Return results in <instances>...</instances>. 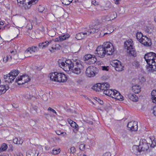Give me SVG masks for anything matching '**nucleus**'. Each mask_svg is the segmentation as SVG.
Listing matches in <instances>:
<instances>
[{
  "mask_svg": "<svg viewBox=\"0 0 156 156\" xmlns=\"http://www.w3.org/2000/svg\"><path fill=\"white\" fill-rule=\"evenodd\" d=\"M31 152L29 151L27 153V156H34L33 155L31 154Z\"/></svg>",
  "mask_w": 156,
  "mask_h": 156,
  "instance_id": "69168bd1",
  "label": "nucleus"
},
{
  "mask_svg": "<svg viewBox=\"0 0 156 156\" xmlns=\"http://www.w3.org/2000/svg\"><path fill=\"white\" fill-rule=\"evenodd\" d=\"M114 1L115 3L116 4H119V0H114Z\"/></svg>",
  "mask_w": 156,
  "mask_h": 156,
  "instance_id": "774afa93",
  "label": "nucleus"
},
{
  "mask_svg": "<svg viewBox=\"0 0 156 156\" xmlns=\"http://www.w3.org/2000/svg\"><path fill=\"white\" fill-rule=\"evenodd\" d=\"M150 144L147 142L144 139H141L140 141L139 146L142 151H147L149 148Z\"/></svg>",
  "mask_w": 156,
  "mask_h": 156,
  "instance_id": "0eeeda50",
  "label": "nucleus"
},
{
  "mask_svg": "<svg viewBox=\"0 0 156 156\" xmlns=\"http://www.w3.org/2000/svg\"><path fill=\"white\" fill-rule=\"evenodd\" d=\"M152 0H146L145 1L144 4L148 6H149L152 4V3L151 2Z\"/></svg>",
  "mask_w": 156,
  "mask_h": 156,
  "instance_id": "c9c22d12",
  "label": "nucleus"
},
{
  "mask_svg": "<svg viewBox=\"0 0 156 156\" xmlns=\"http://www.w3.org/2000/svg\"><path fill=\"white\" fill-rule=\"evenodd\" d=\"M133 125L135 126V129H132L133 130H137L138 129L137 124V122L135 121H131L129 122H128L127 125V127L129 128H131L132 127Z\"/></svg>",
  "mask_w": 156,
  "mask_h": 156,
  "instance_id": "6ab92c4d",
  "label": "nucleus"
},
{
  "mask_svg": "<svg viewBox=\"0 0 156 156\" xmlns=\"http://www.w3.org/2000/svg\"><path fill=\"white\" fill-rule=\"evenodd\" d=\"M10 74L9 73L8 74L5 75L4 76V78L5 80V82H7L8 83H11V80H10Z\"/></svg>",
  "mask_w": 156,
  "mask_h": 156,
  "instance_id": "bb28decb",
  "label": "nucleus"
},
{
  "mask_svg": "<svg viewBox=\"0 0 156 156\" xmlns=\"http://www.w3.org/2000/svg\"><path fill=\"white\" fill-rule=\"evenodd\" d=\"M62 3L63 4L66 5H68L70 3L69 2L66 0H63V2H62Z\"/></svg>",
  "mask_w": 156,
  "mask_h": 156,
  "instance_id": "de8ad7c7",
  "label": "nucleus"
},
{
  "mask_svg": "<svg viewBox=\"0 0 156 156\" xmlns=\"http://www.w3.org/2000/svg\"><path fill=\"white\" fill-rule=\"evenodd\" d=\"M70 125L73 128L74 127L75 129H77L78 127V125L74 121H73V122H72V123L70 124Z\"/></svg>",
  "mask_w": 156,
  "mask_h": 156,
  "instance_id": "4c0bfd02",
  "label": "nucleus"
},
{
  "mask_svg": "<svg viewBox=\"0 0 156 156\" xmlns=\"http://www.w3.org/2000/svg\"><path fill=\"white\" fill-rule=\"evenodd\" d=\"M32 25L30 23V22L27 23L26 26V28L27 29L31 30L32 28Z\"/></svg>",
  "mask_w": 156,
  "mask_h": 156,
  "instance_id": "ea45409f",
  "label": "nucleus"
},
{
  "mask_svg": "<svg viewBox=\"0 0 156 156\" xmlns=\"http://www.w3.org/2000/svg\"><path fill=\"white\" fill-rule=\"evenodd\" d=\"M12 59V57L10 55H8L6 57H5L3 58V62H7L8 60H11Z\"/></svg>",
  "mask_w": 156,
  "mask_h": 156,
  "instance_id": "c756f323",
  "label": "nucleus"
},
{
  "mask_svg": "<svg viewBox=\"0 0 156 156\" xmlns=\"http://www.w3.org/2000/svg\"><path fill=\"white\" fill-rule=\"evenodd\" d=\"M155 58H156V54L153 52H150L145 54L144 58L146 61L148 66H147V69H149L154 61Z\"/></svg>",
  "mask_w": 156,
  "mask_h": 156,
  "instance_id": "20e7f679",
  "label": "nucleus"
},
{
  "mask_svg": "<svg viewBox=\"0 0 156 156\" xmlns=\"http://www.w3.org/2000/svg\"><path fill=\"white\" fill-rule=\"evenodd\" d=\"M108 66H103L102 69L104 70L108 71Z\"/></svg>",
  "mask_w": 156,
  "mask_h": 156,
  "instance_id": "680f3d73",
  "label": "nucleus"
},
{
  "mask_svg": "<svg viewBox=\"0 0 156 156\" xmlns=\"http://www.w3.org/2000/svg\"><path fill=\"white\" fill-rule=\"evenodd\" d=\"M111 28V27H108L107 30H109V31L108 33H105L104 34V35H105L107 34H110L113 31L114 29H110V30H110V29Z\"/></svg>",
  "mask_w": 156,
  "mask_h": 156,
  "instance_id": "8fccbe9b",
  "label": "nucleus"
},
{
  "mask_svg": "<svg viewBox=\"0 0 156 156\" xmlns=\"http://www.w3.org/2000/svg\"><path fill=\"white\" fill-rule=\"evenodd\" d=\"M133 41L132 40L130 39L124 42V46L125 49H126L128 51L133 47Z\"/></svg>",
  "mask_w": 156,
  "mask_h": 156,
  "instance_id": "ddd939ff",
  "label": "nucleus"
},
{
  "mask_svg": "<svg viewBox=\"0 0 156 156\" xmlns=\"http://www.w3.org/2000/svg\"><path fill=\"white\" fill-rule=\"evenodd\" d=\"M152 113L154 115L156 116V106L153 108Z\"/></svg>",
  "mask_w": 156,
  "mask_h": 156,
  "instance_id": "5fc2aeb1",
  "label": "nucleus"
},
{
  "mask_svg": "<svg viewBox=\"0 0 156 156\" xmlns=\"http://www.w3.org/2000/svg\"><path fill=\"white\" fill-rule=\"evenodd\" d=\"M48 111H50L51 112L53 113H55L56 115H58L57 112H56V111L54 110V109L52 108L51 107H49L48 109Z\"/></svg>",
  "mask_w": 156,
  "mask_h": 156,
  "instance_id": "c03bdc74",
  "label": "nucleus"
},
{
  "mask_svg": "<svg viewBox=\"0 0 156 156\" xmlns=\"http://www.w3.org/2000/svg\"><path fill=\"white\" fill-rule=\"evenodd\" d=\"M17 2L20 4H26V0H17Z\"/></svg>",
  "mask_w": 156,
  "mask_h": 156,
  "instance_id": "09e8293b",
  "label": "nucleus"
},
{
  "mask_svg": "<svg viewBox=\"0 0 156 156\" xmlns=\"http://www.w3.org/2000/svg\"><path fill=\"white\" fill-rule=\"evenodd\" d=\"M91 4L95 6H97L98 5V2L95 0H92Z\"/></svg>",
  "mask_w": 156,
  "mask_h": 156,
  "instance_id": "a18cd8bd",
  "label": "nucleus"
},
{
  "mask_svg": "<svg viewBox=\"0 0 156 156\" xmlns=\"http://www.w3.org/2000/svg\"><path fill=\"white\" fill-rule=\"evenodd\" d=\"M129 54L135 57L136 56V51L133 47L131 48L129 50Z\"/></svg>",
  "mask_w": 156,
  "mask_h": 156,
  "instance_id": "a878e982",
  "label": "nucleus"
},
{
  "mask_svg": "<svg viewBox=\"0 0 156 156\" xmlns=\"http://www.w3.org/2000/svg\"><path fill=\"white\" fill-rule=\"evenodd\" d=\"M67 121L69 122V124H71L72 123V122H73V121L71 119H67Z\"/></svg>",
  "mask_w": 156,
  "mask_h": 156,
  "instance_id": "0e129e2a",
  "label": "nucleus"
},
{
  "mask_svg": "<svg viewBox=\"0 0 156 156\" xmlns=\"http://www.w3.org/2000/svg\"><path fill=\"white\" fill-rule=\"evenodd\" d=\"M139 146L134 145L132 147V153L137 155H140L141 152L142 151L140 150Z\"/></svg>",
  "mask_w": 156,
  "mask_h": 156,
  "instance_id": "2eb2a0df",
  "label": "nucleus"
},
{
  "mask_svg": "<svg viewBox=\"0 0 156 156\" xmlns=\"http://www.w3.org/2000/svg\"><path fill=\"white\" fill-rule=\"evenodd\" d=\"M154 61L153 62V63L151 65V66L148 70L151 72H153L156 70V58H155L154 59Z\"/></svg>",
  "mask_w": 156,
  "mask_h": 156,
  "instance_id": "aec40b11",
  "label": "nucleus"
},
{
  "mask_svg": "<svg viewBox=\"0 0 156 156\" xmlns=\"http://www.w3.org/2000/svg\"><path fill=\"white\" fill-rule=\"evenodd\" d=\"M19 73V71L15 70H13L9 73V74H10L9 79L11 80V83L14 80Z\"/></svg>",
  "mask_w": 156,
  "mask_h": 156,
  "instance_id": "4468645a",
  "label": "nucleus"
},
{
  "mask_svg": "<svg viewBox=\"0 0 156 156\" xmlns=\"http://www.w3.org/2000/svg\"><path fill=\"white\" fill-rule=\"evenodd\" d=\"M96 68V67L93 66L88 67L86 70V75L88 77L94 76L95 75V73L94 72V69Z\"/></svg>",
  "mask_w": 156,
  "mask_h": 156,
  "instance_id": "f8f14e48",
  "label": "nucleus"
},
{
  "mask_svg": "<svg viewBox=\"0 0 156 156\" xmlns=\"http://www.w3.org/2000/svg\"><path fill=\"white\" fill-rule=\"evenodd\" d=\"M53 40L55 42H58V41H61V38L60 37H59L56 38L54 39Z\"/></svg>",
  "mask_w": 156,
  "mask_h": 156,
  "instance_id": "4d7b16f0",
  "label": "nucleus"
},
{
  "mask_svg": "<svg viewBox=\"0 0 156 156\" xmlns=\"http://www.w3.org/2000/svg\"><path fill=\"white\" fill-rule=\"evenodd\" d=\"M98 29H95V28H92L90 29L89 31H87V33H89V34L93 33L94 34L95 33H97L98 32Z\"/></svg>",
  "mask_w": 156,
  "mask_h": 156,
  "instance_id": "7c9ffc66",
  "label": "nucleus"
},
{
  "mask_svg": "<svg viewBox=\"0 0 156 156\" xmlns=\"http://www.w3.org/2000/svg\"><path fill=\"white\" fill-rule=\"evenodd\" d=\"M152 99L153 103H156V97H155L154 98V97H152Z\"/></svg>",
  "mask_w": 156,
  "mask_h": 156,
  "instance_id": "e2e57ef3",
  "label": "nucleus"
},
{
  "mask_svg": "<svg viewBox=\"0 0 156 156\" xmlns=\"http://www.w3.org/2000/svg\"><path fill=\"white\" fill-rule=\"evenodd\" d=\"M59 66L66 71L71 70L72 72L76 74H80L83 68L82 62L80 60L76 59L73 62L70 60H66L65 62L62 60L58 62Z\"/></svg>",
  "mask_w": 156,
  "mask_h": 156,
  "instance_id": "f257e3e1",
  "label": "nucleus"
},
{
  "mask_svg": "<svg viewBox=\"0 0 156 156\" xmlns=\"http://www.w3.org/2000/svg\"><path fill=\"white\" fill-rule=\"evenodd\" d=\"M30 79L28 76H20L16 80V82L19 85L23 84L29 81Z\"/></svg>",
  "mask_w": 156,
  "mask_h": 156,
  "instance_id": "6e6552de",
  "label": "nucleus"
},
{
  "mask_svg": "<svg viewBox=\"0 0 156 156\" xmlns=\"http://www.w3.org/2000/svg\"><path fill=\"white\" fill-rule=\"evenodd\" d=\"M152 97H156V90H153L151 93Z\"/></svg>",
  "mask_w": 156,
  "mask_h": 156,
  "instance_id": "49530a36",
  "label": "nucleus"
},
{
  "mask_svg": "<svg viewBox=\"0 0 156 156\" xmlns=\"http://www.w3.org/2000/svg\"><path fill=\"white\" fill-rule=\"evenodd\" d=\"M85 60L90 64L94 63L97 61V59L94 55L87 54L85 56Z\"/></svg>",
  "mask_w": 156,
  "mask_h": 156,
  "instance_id": "9d476101",
  "label": "nucleus"
},
{
  "mask_svg": "<svg viewBox=\"0 0 156 156\" xmlns=\"http://www.w3.org/2000/svg\"><path fill=\"white\" fill-rule=\"evenodd\" d=\"M104 47L106 54L107 55H112L114 51V46L112 44L109 42H106L103 44Z\"/></svg>",
  "mask_w": 156,
  "mask_h": 156,
  "instance_id": "39448f33",
  "label": "nucleus"
},
{
  "mask_svg": "<svg viewBox=\"0 0 156 156\" xmlns=\"http://www.w3.org/2000/svg\"><path fill=\"white\" fill-rule=\"evenodd\" d=\"M151 142L152 143L150 145V146L151 147L153 148L156 146V141L153 140V141H151Z\"/></svg>",
  "mask_w": 156,
  "mask_h": 156,
  "instance_id": "79ce46f5",
  "label": "nucleus"
},
{
  "mask_svg": "<svg viewBox=\"0 0 156 156\" xmlns=\"http://www.w3.org/2000/svg\"><path fill=\"white\" fill-rule=\"evenodd\" d=\"M128 98L133 101H138V97L135 94H130L128 95Z\"/></svg>",
  "mask_w": 156,
  "mask_h": 156,
  "instance_id": "4be33fe9",
  "label": "nucleus"
},
{
  "mask_svg": "<svg viewBox=\"0 0 156 156\" xmlns=\"http://www.w3.org/2000/svg\"><path fill=\"white\" fill-rule=\"evenodd\" d=\"M37 9L40 12H42L44 9V8L41 5H39L37 7Z\"/></svg>",
  "mask_w": 156,
  "mask_h": 156,
  "instance_id": "72a5a7b5",
  "label": "nucleus"
},
{
  "mask_svg": "<svg viewBox=\"0 0 156 156\" xmlns=\"http://www.w3.org/2000/svg\"><path fill=\"white\" fill-rule=\"evenodd\" d=\"M56 133L57 135H61L62 136H63L66 134V132H61L60 130H57L56 131Z\"/></svg>",
  "mask_w": 156,
  "mask_h": 156,
  "instance_id": "473e14b6",
  "label": "nucleus"
},
{
  "mask_svg": "<svg viewBox=\"0 0 156 156\" xmlns=\"http://www.w3.org/2000/svg\"><path fill=\"white\" fill-rule=\"evenodd\" d=\"M9 88V87L8 85H0V95L5 93Z\"/></svg>",
  "mask_w": 156,
  "mask_h": 156,
  "instance_id": "a211bd4d",
  "label": "nucleus"
},
{
  "mask_svg": "<svg viewBox=\"0 0 156 156\" xmlns=\"http://www.w3.org/2000/svg\"><path fill=\"white\" fill-rule=\"evenodd\" d=\"M144 36L142 34L141 32H138L136 35L137 39L139 41V42L140 41V39L143 37Z\"/></svg>",
  "mask_w": 156,
  "mask_h": 156,
  "instance_id": "cd10ccee",
  "label": "nucleus"
},
{
  "mask_svg": "<svg viewBox=\"0 0 156 156\" xmlns=\"http://www.w3.org/2000/svg\"><path fill=\"white\" fill-rule=\"evenodd\" d=\"M119 133L120 135L123 138H125L127 135V132L125 130L121 129Z\"/></svg>",
  "mask_w": 156,
  "mask_h": 156,
  "instance_id": "c85d7f7f",
  "label": "nucleus"
},
{
  "mask_svg": "<svg viewBox=\"0 0 156 156\" xmlns=\"http://www.w3.org/2000/svg\"><path fill=\"white\" fill-rule=\"evenodd\" d=\"M140 42L146 46H150L152 44L151 39L146 36H144Z\"/></svg>",
  "mask_w": 156,
  "mask_h": 156,
  "instance_id": "9b49d317",
  "label": "nucleus"
},
{
  "mask_svg": "<svg viewBox=\"0 0 156 156\" xmlns=\"http://www.w3.org/2000/svg\"><path fill=\"white\" fill-rule=\"evenodd\" d=\"M51 80L59 82H65L67 80V77L65 74L61 73L54 72L50 74Z\"/></svg>",
  "mask_w": 156,
  "mask_h": 156,
  "instance_id": "7ed1b4c3",
  "label": "nucleus"
},
{
  "mask_svg": "<svg viewBox=\"0 0 156 156\" xmlns=\"http://www.w3.org/2000/svg\"><path fill=\"white\" fill-rule=\"evenodd\" d=\"M153 27L151 26H148L145 27L144 30L146 32L151 34V33L153 30Z\"/></svg>",
  "mask_w": 156,
  "mask_h": 156,
  "instance_id": "b1692460",
  "label": "nucleus"
},
{
  "mask_svg": "<svg viewBox=\"0 0 156 156\" xmlns=\"http://www.w3.org/2000/svg\"><path fill=\"white\" fill-rule=\"evenodd\" d=\"M59 150V149H53L52 150L53 154L55 155L58 154L60 152Z\"/></svg>",
  "mask_w": 156,
  "mask_h": 156,
  "instance_id": "a19ab883",
  "label": "nucleus"
},
{
  "mask_svg": "<svg viewBox=\"0 0 156 156\" xmlns=\"http://www.w3.org/2000/svg\"><path fill=\"white\" fill-rule=\"evenodd\" d=\"M89 35V33L86 32H81L76 35V37L78 40H81L83 38H85L87 36Z\"/></svg>",
  "mask_w": 156,
  "mask_h": 156,
  "instance_id": "f3484780",
  "label": "nucleus"
},
{
  "mask_svg": "<svg viewBox=\"0 0 156 156\" xmlns=\"http://www.w3.org/2000/svg\"><path fill=\"white\" fill-rule=\"evenodd\" d=\"M85 147V144H81L79 146V148L81 151H83L84 150Z\"/></svg>",
  "mask_w": 156,
  "mask_h": 156,
  "instance_id": "37998d69",
  "label": "nucleus"
},
{
  "mask_svg": "<svg viewBox=\"0 0 156 156\" xmlns=\"http://www.w3.org/2000/svg\"><path fill=\"white\" fill-rule=\"evenodd\" d=\"M60 47L59 44H56L55 45V47H52L51 48H49V50L51 53H53L55 52V50L60 49Z\"/></svg>",
  "mask_w": 156,
  "mask_h": 156,
  "instance_id": "393cba45",
  "label": "nucleus"
},
{
  "mask_svg": "<svg viewBox=\"0 0 156 156\" xmlns=\"http://www.w3.org/2000/svg\"><path fill=\"white\" fill-rule=\"evenodd\" d=\"M38 0H31L27 2L28 5H34L37 2Z\"/></svg>",
  "mask_w": 156,
  "mask_h": 156,
  "instance_id": "e433bc0d",
  "label": "nucleus"
},
{
  "mask_svg": "<svg viewBox=\"0 0 156 156\" xmlns=\"http://www.w3.org/2000/svg\"><path fill=\"white\" fill-rule=\"evenodd\" d=\"M52 41L50 40L49 41H46L44 42L40 43L38 45V46L40 48L43 49L48 46L49 44H51Z\"/></svg>",
  "mask_w": 156,
  "mask_h": 156,
  "instance_id": "dca6fc26",
  "label": "nucleus"
},
{
  "mask_svg": "<svg viewBox=\"0 0 156 156\" xmlns=\"http://www.w3.org/2000/svg\"><path fill=\"white\" fill-rule=\"evenodd\" d=\"M133 65L136 67H138L140 66L139 63L138 61H135Z\"/></svg>",
  "mask_w": 156,
  "mask_h": 156,
  "instance_id": "603ef678",
  "label": "nucleus"
},
{
  "mask_svg": "<svg viewBox=\"0 0 156 156\" xmlns=\"http://www.w3.org/2000/svg\"><path fill=\"white\" fill-rule=\"evenodd\" d=\"M115 99L119 101H122L123 100V97L120 94V95L118 96Z\"/></svg>",
  "mask_w": 156,
  "mask_h": 156,
  "instance_id": "58836bf2",
  "label": "nucleus"
},
{
  "mask_svg": "<svg viewBox=\"0 0 156 156\" xmlns=\"http://www.w3.org/2000/svg\"><path fill=\"white\" fill-rule=\"evenodd\" d=\"M96 56L101 58H104L106 55L104 47L102 45L98 46L94 52Z\"/></svg>",
  "mask_w": 156,
  "mask_h": 156,
  "instance_id": "423d86ee",
  "label": "nucleus"
},
{
  "mask_svg": "<svg viewBox=\"0 0 156 156\" xmlns=\"http://www.w3.org/2000/svg\"><path fill=\"white\" fill-rule=\"evenodd\" d=\"M9 147H10V150L13 151L14 150V147L12 145H9Z\"/></svg>",
  "mask_w": 156,
  "mask_h": 156,
  "instance_id": "338daca9",
  "label": "nucleus"
},
{
  "mask_svg": "<svg viewBox=\"0 0 156 156\" xmlns=\"http://www.w3.org/2000/svg\"><path fill=\"white\" fill-rule=\"evenodd\" d=\"M115 90H112V93L110 94V97H112V98H113V97L114 96L115 94Z\"/></svg>",
  "mask_w": 156,
  "mask_h": 156,
  "instance_id": "864d4df0",
  "label": "nucleus"
},
{
  "mask_svg": "<svg viewBox=\"0 0 156 156\" xmlns=\"http://www.w3.org/2000/svg\"><path fill=\"white\" fill-rule=\"evenodd\" d=\"M69 37V34L64 35L62 36H60L61 38V41L66 39L68 38Z\"/></svg>",
  "mask_w": 156,
  "mask_h": 156,
  "instance_id": "2f4dec72",
  "label": "nucleus"
},
{
  "mask_svg": "<svg viewBox=\"0 0 156 156\" xmlns=\"http://www.w3.org/2000/svg\"><path fill=\"white\" fill-rule=\"evenodd\" d=\"M111 65L115 67V69L117 71H121L123 69L124 66H122L121 62L119 61H114L112 62Z\"/></svg>",
  "mask_w": 156,
  "mask_h": 156,
  "instance_id": "1a4fd4ad",
  "label": "nucleus"
},
{
  "mask_svg": "<svg viewBox=\"0 0 156 156\" xmlns=\"http://www.w3.org/2000/svg\"><path fill=\"white\" fill-rule=\"evenodd\" d=\"M120 94L119 93V92L118 91L116 90H115V94L114 96L113 97V98H115L117 97L118 96L120 95Z\"/></svg>",
  "mask_w": 156,
  "mask_h": 156,
  "instance_id": "3c124183",
  "label": "nucleus"
},
{
  "mask_svg": "<svg viewBox=\"0 0 156 156\" xmlns=\"http://www.w3.org/2000/svg\"><path fill=\"white\" fill-rule=\"evenodd\" d=\"M23 139H20V140L19 141L18 144H23Z\"/></svg>",
  "mask_w": 156,
  "mask_h": 156,
  "instance_id": "bf43d9fd",
  "label": "nucleus"
},
{
  "mask_svg": "<svg viewBox=\"0 0 156 156\" xmlns=\"http://www.w3.org/2000/svg\"><path fill=\"white\" fill-rule=\"evenodd\" d=\"M17 138H15L13 140V142L15 144H18V143H17Z\"/></svg>",
  "mask_w": 156,
  "mask_h": 156,
  "instance_id": "13d9d810",
  "label": "nucleus"
},
{
  "mask_svg": "<svg viewBox=\"0 0 156 156\" xmlns=\"http://www.w3.org/2000/svg\"><path fill=\"white\" fill-rule=\"evenodd\" d=\"M71 152L73 153L75 152L76 151V149L74 147H71L70 148Z\"/></svg>",
  "mask_w": 156,
  "mask_h": 156,
  "instance_id": "6e6d98bb",
  "label": "nucleus"
},
{
  "mask_svg": "<svg viewBox=\"0 0 156 156\" xmlns=\"http://www.w3.org/2000/svg\"><path fill=\"white\" fill-rule=\"evenodd\" d=\"M38 50V48L37 47L33 46L28 48L25 51V52L26 53H27L28 52H30V53H31V51L35 52L37 51Z\"/></svg>",
  "mask_w": 156,
  "mask_h": 156,
  "instance_id": "412c9836",
  "label": "nucleus"
},
{
  "mask_svg": "<svg viewBox=\"0 0 156 156\" xmlns=\"http://www.w3.org/2000/svg\"><path fill=\"white\" fill-rule=\"evenodd\" d=\"M133 90L135 93L138 94L140 91L141 87L139 85H135L132 87Z\"/></svg>",
  "mask_w": 156,
  "mask_h": 156,
  "instance_id": "5701e85b",
  "label": "nucleus"
},
{
  "mask_svg": "<svg viewBox=\"0 0 156 156\" xmlns=\"http://www.w3.org/2000/svg\"><path fill=\"white\" fill-rule=\"evenodd\" d=\"M97 101L101 105L103 104V101L99 99H98V100Z\"/></svg>",
  "mask_w": 156,
  "mask_h": 156,
  "instance_id": "052dcab7",
  "label": "nucleus"
},
{
  "mask_svg": "<svg viewBox=\"0 0 156 156\" xmlns=\"http://www.w3.org/2000/svg\"><path fill=\"white\" fill-rule=\"evenodd\" d=\"M112 7V4L110 1H108L106 4L105 7L106 8L110 9Z\"/></svg>",
  "mask_w": 156,
  "mask_h": 156,
  "instance_id": "f704fd0d",
  "label": "nucleus"
},
{
  "mask_svg": "<svg viewBox=\"0 0 156 156\" xmlns=\"http://www.w3.org/2000/svg\"><path fill=\"white\" fill-rule=\"evenodd\" d=\"M110 85L107 83H98L94 85L92 89L96 91H102L106 95L110 97V94L112 93V90H109Z\"/></svg>",
  "mask_w": 156,
  "mask_h": 156,
  "instance_id": "f03ea898",
  "label": "nucleus"
}]
</instances>
